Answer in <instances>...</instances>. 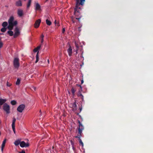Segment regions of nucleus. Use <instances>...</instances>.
<instances>
[{"mask_svg": "<svg viewBox=\"0 0 153 153\" xmlns=\"http://www.w3.org/2000/svg\"><path fill=\"white\" fill-rule=\"evenodd\" d=\"M85 1V0H76V4L74 8V15L75 19H77L79 22H80V19L81 17V16L79 12V9L80 7L79 6L80 5H83Z\"/></svg>", "mask_w": 153, "mask_h": 153, "instance_id": "obj_1", "label": "nucleus"}, {"mask_svg": "<svg viewBox=\"0 0 153 153\" xmlns=\"http://www.w3.org/2000/svg\"><path fill=\"white\" fill-rule=\"evenodd\" d=\"M14 18L13 16H11L8 20V26L7 27L8 29L9 30L7 33L10 36L13 35V32L11 30L13 29L14 26L16 25L17 24V22L16 21H14Z\"/></svg>", "mask_w": 153, "mask_h": 153, "instance_id": "obj_2", "label": "nucleus"}, {"mask_svg": "<svg viewBox=\"0 0 153 153\" xmlns=\"http://www.w3.org/2000/svg\"><path fill=\"white\" fill-rule=\"evenodd\" d=\"M3 109L7 114H9L10 113V107L7 103H5L4 104L3 106Z\"/></svg>", "mask_w": 153, "mask_h": 153, "instance_id": "obj_3", "label": "nucleus"}, {"mask_svg": "<svg viewBox=\"0 0 153 153\" xmlns=\"http://www.w3.org/2000/svg\"><path fill=\"white\" fill-rule=\"evenodd\" d=\"M19 60L18 58H15L14 59L13 64L14 68H16L18 69L19 66Z\"/></svg>", "mask_w": 153, "mask_h": 153, "instance_id": "obj_4", "label": "nucleus"}, {"mask_svg": "<svg viewBox=\"0 0 153 153\" xmlns=\"http://www.w3.org/2000/svg\"><path fill=\"white\" fill-rule=\"evenodd\" d=\"M78 123L79 124V127L78 128V133L80 134L82 133V131L84 129V127L79 120H78Z\"/></svg>", "mask_w": 153, "mask_h": 153, "instance_id": "obj_5", "label": "nucleus"}, {"mask_svg": "<svg viewBox=\"0 0 153 153\" xmlns=\"http://www.w3.org/2000/svg\"><path fill=\"white\" fill-rule=\"evenodd\" d=\"M69 105L70 107L72 108L73 110H76L77 108L75 100L74 103L70 104Z\"/></svg>", "mask_w": 153, "mask_h": 153, "instance_id": "obj_6", "label": "nucleus"}, {"mask_svg": "<svg viewBox=\"0 0 153 153\" xmlns=\"http://www.w3.org/2000/svg\"><path fill=\"white\" fill-rule=\"evenodd\" d=\"M25 108V105L24 104L20 105L17 108V111L20 113L22 112Z\"/></svg>", "mask_w": 153, "mask_h": 153, "instance_id": "obj_7", "label": "nucleus"}, {"mask_svg": "<svg viewBox=\"0 0 153 153\" xmlns=\"http://www.w3.org/2000/svg\"><path fill=\"white\" fill-rule=\"evenodd\" d=\"M19 34L20 32L19 28L17 27H16L15 29V33L13 36L14 38H16L19 35Z\"/></svg>", "mask_w": 153, "mask_h": 153, "instance_id": "obj_8", "label": "nucleus"}, {"mask_svg": "<svg viewBox=\"0 0 153 153\" xmlns=\"http://www.w3.org/2000/svg\"><path fill=\"white\" fill-rule=\"evenodd\" d=\"M82 133H80V134H78L77 136L75 137L76 138H78L79 139V143H80V144L82 146H83V142H82L81 139H80V138L82 136Z\"/></svg>", "mask_w": 153, "mask_h": 153, "instance_id": "obj_9", "label": "nucleus"}, {"mask_svg": "<svg viewBox=\"0 0 153 153\" xmlns=\"http://www.w3.org/2000/svg\"><path fill=\"white\" fill-rule=\"evenodd\" d=\"M20 146L21 147H26L29 146V144L28 143H26L24 141H22L20 142Z\"/></svg>", "mask_w": 153, "mask_h": 153, "instance_id": "obj_10", "label": "nucleus"}, {"mask_svg": "<svg viewBox=\"0 0 153 153\" xmlns=\"http://www.w3.org/2000/svg\"><path fill=\"white\" fill-rule=\"evenodd\" d=\"M41 22V19H38L35 22L34 24V27L35 28H37L40 25Z\"/></svg>", "mask_w": 153, "mask_h": 153, "instance_id": "obj_11", "label": "nucleus"}, {"mask_svg": "<svg viewBox=\"0 0 153 153\" xmlns=\"http://www.w3.org/2000/svg\"><path fill=\"white\" fill-rule=\"evenodd\" d=\"M67 52L69 56H71L72 53V50L70 45H69V48L67 49Z\"/></svg>", "mask_w": 153, "mask_h": 153, "instance_id": "obj_12", "label": "nucleus"}, {"mask_svg": "<svg viewBox=\"0 0 153 153\" xmlns=\"http://www.w3.org/2000/svg\"><path fill=\"white\" fill-rule=\"evenodd\" d=\"M17 14L19 17L22 16L23 15V10L21 9H18L17 11Z\"/></svg>", "mask_w": 153, "mask_h": 153, "instance_id": "obj_13", "label": "nucleus"}, {"mask_svg": "<svg viewBox=\"0 0 153 153\" xmlns=\"http://www.w3.org/2000/svg\"><path fill=\"white\" fill-rule=\"evenodd\" d=\"M6 142V139H4L2 142V143L1 145V151L3 152V151L4 148L5 146V144Z\"/></svg>", "mask_w": 153, "mask_h": 153, "instance_id": "obj_14", "label": "nucleus"}, {"mask_svg": "<svg viewBox=\"0 0 153 153\" xmlns=\"http://www.w3.org/2000/svg\"><path fill=\"white\" fill-rule=\"evenodd\" d=\"M75 46L76 48V49L75 51V52H76V53L75 54L76 55L78 53L77 51H78V49H79V48L80 46L79 45H78V44L76 42H75Z\"/></svg>", "mask_w": 153, "mask_h": 153, "instance_id": "obj_15", "label": "nucleus"}, {"mask_svg": "<svg viewBox=\"0 0 153 153\" xmlns=\"http://www.w3.org/2000/svg\"><path fill=\"white\" fill-rule=\"evenodd\" d=\"M7 101V100L6 99H3L0 98V105H3L5 102Z\"/></svg>", "mask_w": 153, "mask_h": 153, "instance_id": "obj_16", "label": "nucleus"}, {"mask_svg": "<svg viewBox=\"0 0 153 153\" xmlns=\"http://www.w3.org/2000/svg\"><path fill=\"white\" fill-rule=\"evenodd\" d=\"M16 5L17 6H22V3L20 0H19L16 2Z\"/></svg>", "mask_w": 153, "mask_h": 153, "instance_id": "obj_17", "label": "nucleus"}, {"mask_svg": "<svg viewBox=\"0 0 153 153\" xmlns=\"http://www.w3.org/2000/svg\"><path fill=\"white\" fill-rule=\"evenodd\" d=\"M16 121V119L15 117H13L12 123V127L15 126V123Z\"/></svg>", "mask_w": 153, "mask_h": 153, "instance_id": "obj_18", "label": "nucleus"}, {"mask_svg": "<svg viewBox=\"0 0 153 153\" xmlns=\"http://www.w3.org/2000/svg\"><path fill=\"white\" fill-rule=\"evenodd\" d=\"M76 89H75L73 87L71 88V91L73 95L74 96L75 95V92L76 91Z\"/></svg>", "mask_w": 153, "mask_h": 153, "instance_id": "obj_19", "label": "nucleus"}, {"mask_svg": "<svg viewBox=\"0 0 153 153\" xmlns=\"http://www.w3.org/2000/svg\"><path fill=\"white\" fill-rule=\"evenodd\" d=\"M20 141L19 140H17L15 141L14 144L16 146H18L19 144H20Z\"/></svg>", "mask_w": 153, "mask_h": 153, "instance_id": "obj_20", "label": "nucleus"}, {"mask_svg": "<svg viewBox=\"0 0 153 153\" xmlns=\"http://www.w3.org/2000/svg\"><path fill=\"white\" fill-rule=\"evenodd\" d=\"M40 8V6L38 3H37L36 6V10H39Z\"/></svg>", "mask_w": 153, "mask_h": 153, "instance_id": "obj_21", "label": "nucleus"}, {"mask_svg": "<svg viewBox=\"0 0 153 153\" xmlns=\"http://www.w3.org/2000/svg\"><path fill=\"white\" fill-rule=\"evenodd\" d=\"M38 53H39V51H38L36 54V60L35 61V63H37L39 60V55H38Z\"/></svg>", "mask_w": 153, "mask_h": 153, "instance_id": "obj_22", "label": "nucleus"}, {"mask_svg": "<svg viewBox=\"0 0 153 153\" xmlns=\"http://www.w3.org/2000/svg\"><path fill=\"white\" fill-rule=\"evenodd\" d=\"M7 22H4L2 23V26L4 27H5L7 26Z\"/></svg>", "mask_w": 153, "mask_h": 153, "instance_id": "obj_23", "label": "nucleus"}, {"mask_svg": "<svg viewBox=\"0 0 153 153\" xmlns=\"http://www.w3.org/2000/svg\"><path fill=\"white\" fill-rule=\"evenodd\" d=\"M46 22L47 24L48 25H50L51 24V22L48 19H47L46 20Z\"/></svg>", "mask_w": 153, "mask_h": 153, "instance_id": "obj_24", "label": "nucleus"}, {"mask_svg": "<svg viewBox=\"0 0 153 153\" xmlns=\"http://www.w3.org/2000/svg\"><path fill=\"white\" fill-rule=\"evenodd\" d=\"M20 81H21V80L20 79H19V78H18L17 80V81L16 82V84L17 85H19L20 83Z\"/></svg>", "mask_w": 153, "mask_h": 153, "instance_id": "obj_25", "label": "nucleus"}, {"mask_svg": "<svg viewBox=\"0 0 153 153\" xmlns=\"http://www.w3.org/2000/svg\"><path fill=\"white\" fill-rule=\"evenodd\" d=\"M44 36L43 34H42L41 36V43H42L44 41Z\"/></svg>", "mask_w": 153, "mask_h": 153, "instance_id": "obj_26", "label": "nucleus"}, {"mask_svg": "<svg viewBox=\"0 0 153 153\" xmlns=\"http://www.w3.org/2000/svg\"><path fill=\"white\" fill-rule=\"evenodd\" d=\"M31 2V0H29L28 1L27 4V8H29Z\"/></svg>", "mask_w": 153, "mask_h": 153, "instance_id": "obj_27", "label": "nucleus"}, {"mask_svg": "<svg viewBox=\"0 0 153 153\" xmlns=\"http://www.w3.org/2000/svg\"><path fill=\"white\" fill-rule=\"evenodd\" d=\"M11 103L13 105H15L16 104V102L14 100H12L11 102Z\"/></svg>", "mask_w": 153, "mask_h": 153, "instance_id": "obj_28", "label": "nucleus"}, {"mask_svg": "<svg viewBox=\"0 0 153 153\" xmlns=\"http://www.w3.org/2000/svg\"><path fill=\"white\" fill-rule=\"evenodd\" d=\"M6 30V28L5 27H4L1 28V31L2 32H5Z\"/></svg>", "mask_w": 153, "mask_h": 153, "instance_id": "obj_29", "label": "nucleus"}, {"mask_svg": "<svg viewBox=\"0 0 153 153\" xmlns=\"http://www.w3.org/2000/svg\"><path fill=\"white\" fill-rule=\"evenodd\" d=\"M71 19L72 22L73 23H74L75 22V18L73 16H72L71 17Z\"/></svg>", "mask_w": 153, "mask_h": 153, "instance_id": "obj_30", "label": "nucleus"}, {"mask_svg": "<svg viewBox=\"0 0 153 153\" xmlns=\"http://www.w3.org/2000/svg\"><path fill=\"white\" fill-rule=\"evenodd\" d=\"M82 94L81 93V91H80V90H79L77 93V96H78V97H79L80 96H81Z\"/></svg>", "mask_w": 153, "mask_h": 153, "instance_id": "obj_31", "label": "nucleus"}, {"mask_svg": "<svg viewBox=\"0 0 153 153\" xmlns=\"http://www.w3.org/2000/svg\"><path fill=\"white\" fill-rule=\"evenodd\" d=\"M82 100V102H84V97L82 94L79 97Z\"/></svg>", "mask_w": 153, "mask_h": 153, "instance_id": "obj_32", "label": "nucleus"}, {"mask_svg": "<svg viewBox=\"0 0 153 153\" xmlns=\"http://www.w3.org/2000/svg\"><path fill=\"white\" fill-rule=\"evenodd\" d=\"M12 84L11 83H10L8 82H7V86L10 87L11 85Z\"/></svg>", "mask_w": 153, "mask_h": 153, "instance_id": "obj_33", "label": "nucleus"}, {"mask_svg": "<svg viewBox=\"0 0 153 153\" xmlns=\"http://www.w3.org/2000/svg\"><path fill=\"white\" fill-rule=\"evenodd\" d=\"M38 50L37 49H36V48H34L33 50V51L34 52H38Z\"/></svg>", "mask_w": 153, "mask_h": 153, "instance_id": "obj_34", "label": "nucleus"}, {"mask_svg": "<svg viewBox=\"0 0 153 153\" xmlns=\"http://www.w3.org/2000/svg\"><path fill=\"white\" fill-rule=\"evenodd\" d=\"M12 129L13 131V132H14V133H15V126H14L13 127V126H12Z\"/></svg>", "mask_w": 153, "mask_h": 153, "instance_id": "obj_35", "label": "nucleus"}, {"mask_svg": "<svg viewBox=\"0 0 153 153\" xmlns=\"http://www.w3.org/2000/svg\"><path fill=\"white\" fill-rule=\"evenodd\" d=\"M41 47V45L38 46L36 48V49H37L38 50H39L40 49Z\"/></svg>", "mask_w": 153, "mask_h": 153, "instance_id": "obj_36", "label": "nucleus"}, {"mask_svg": "<svg viewBox=\"0 0 153 153\" xmlns=\"http://www.w3.org/2000/svg\"><path fill=\"white\" fill-rule=\"evenodd\" d=\"M65 31V29L64 28H63L62 30V33H64Z\"/></svg>", "mask_w": 153, "mask_h": 153, "instance_id": "obj_37", "label": "nucleus"}, {"mask_svg": "<svg viewBox=\"0 0 153 153\" xmlns=\"http://www.w3.org/2000/svg\"><path fill=\"white\" fill-rule=\"evenodd\" d=\"M19 153H25V152L24 150H22L21 152H19Z\"/></svg>", "mask_w": 153, "mask_h": 153, "instance_id": "obj_38", "label": "nucleus"}, {"mask_svg": "<svg viewBox=\"0 0 153 153\" xmlns=\"http://www.w3.org/2000/svg\"><path fill=\"white\" fill-rule=\"evenodd\" d=\"M54 23L56 25L57 24V21L56 20H55L54 21Z\"/></svg>", "mask_w": 153, "mask_h": 153, "instance_id": "obj_39", "label": "nucleus"}, {"mask_svg": "<svg viewBox=\"0 0 153 153\" xmlns=\"http://www.w3.org/2000/svg\"><path fill=\"white\" fill-rule=\"evenodd\" d=\"M83 53V51H82V56H81V57H82V58H83V56H82V54Z\"/></svg>", "mask_w": 153, "mask_h": 153, "instance_id": "obj_40", "label": "nucleus"}, {"mask_svg": "<svg viewBox=\"0 0 153 153\" xmlns=\"http://www.w3.org/2000/svg\"><path fill=\"white\" fill-rule=\"evenodd\" d=\"M43 101H44V102H45V99H44V97L43 98Z\"/></svg>", "mask_w": 153, "mask_h": 153, "instance_id": "obj_41", "label": "nucleus"}, {"mask_svg": "<svg viewBox=\"0 0 153 153\" xmlns=\"http://www.w3.org/2000/svg\"><path fill=\"white\" fill-rule=\"evenodd\" d=\"M83 83V80H82L81 81V84H82Z\"/></svg>", "mask_w": 153, "mask_h": 153, "instance_id": "obj_42", "label": "nucleus"}, {"mask_svg": "<svg viewBox=\"0 0 153 153\" xmlns=\"http://www.w3.org/2000/svg\"><path fill=\"white\" fill-rule=\"evenodd\" d=\"M79 86L80 87V88L81 89V90H82V88L81 86L80 85H79Z\"/></svg>", "mask_w": 153, "mask_h": 153, "instance_id": "obj_43", "label": "nucleus"}, {"mask_svg": "<svg viewBox=\"0 0 153 153\" xmlns=\"http://www.w3.org/2000/svg\"><path fill=\"white\" fill-rule=\"evenodd\" d=\"M48 64L49 63V59L48 60Z\"/></svg>", "mask_w": 153, "mask_h": 153, "instance_id": "obj_44", "label": "nucleus"}, {"mask_svg": "<svg viewBox=\"0 0 153 153\" xmlns=\"http://www.w3.org/2000/svg\"><path fill=\"white\" fill-rule=\"evenodd\" d=\"M57 25L58 26H59L60 25H59V23H58L57 24Z\"/></svg>", "mask_w": 153, "mask_h": 153, "instance_id": "obj_45", "label": "nucleus"}, {"mask_svg": "<svg viewBox=\"0 0 153 153\" xmlns=\"http://www.w3.org/2000/svg\"><path fill=\"white\" fill-rule=\"evenodd\" d=\"M1 120L0 119V124H1Z\"/></svg>", "mask_w": 153, "mask_h": 153, "instance_id": "obj_46", "label": "nucleus"}, {"mask_svg": "<svg viewBox=\"0 0 153 153\" xmlns=\"http://www.w3.org/2000/svg\"><path fill=\"white\" fill-rule=\"evenodd\" d=\"M80 111H81L82 110V108H80Z\"/></svg>", "mask_w": 153, "mask_h": 153, "instance_id": "obj_47", "label": "nucleus"}, {"mask_svg": "<svg viewBox=\"0 0 153 153\" xmlns=\"http://www.w3.org/2000/svg\"><path fill=\"white\" fill-rule=\"evenodd\" d=\"M48 0H46L45 1V2H47Z\"/></svg>", "mask_w": 153, "mask_h": 153, "instance_id": "obj_48", "label": "nucleus"}, {"mask_svg": "<svg viewBox=\"0 0 153 153\" xmlns=\"http://www.w3.org/2000/svg\"><path fill=\"white\" fill-rule=\"evenodd\" d=\"M33 88H34V90H35V87H34Z\"/></svg>", "mask_w": 153, "mask_h": 153, "instance_id": "obj_49", "label": "nucleus"}, {"mask_svg": "<svg viewBox=\"0 0 153 153\" xmlns=\"http://www.w3.org/2000/svg\"><path fill=\"white\" fill-rule=\"evenodd\" d=\"M1 132L0 131V135H1Z\"/></svg>", "mask_w": 153, "mask_h": 153, "instance_id": "obj_50", "label": "nucleus"}, {"mask_svg": "<svg viewBox=\"0 0 153 153\" xmlns=\"http://www.w3.org/2000/svg\"><path fill=\"white\" fill-rule=\"evenodd\" d=\"M53 148H54L53 146V147H52V149H53Z\"/></svg>", "mask_w": 153, "mask_h": 153, "instance_id": "obj_51", "label": "nucleus"}, {"mask_svg": "<svg viewBox=\"0 0 153 153\" xmlns=\"http://www.w3.org/2000/svg\"><path fill=\"white\" fill-rule=\"evenodd\" d=\"M40 112H41V110H40Z\"/></svg>", "mask_w": 153, "mask_h": 153, "instance_id": "obj_52", "label": "nucleus"}]
</instances>
